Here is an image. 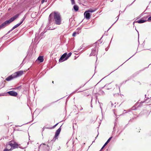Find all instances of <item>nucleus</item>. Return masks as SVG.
Listing matches in <instances>:
<instances>
[{"label": "nucleus", "instance_id": "nucleus-1", "mask_svg": "<svg viewBox=\"0 0 151 151\" xmlns=\"http://www.w3.org/2000/svg\"><path fill=\"white\" fill-rule=\"evenodd\" d=\"M50 16H53V22L54 24L60 25L62 24V19L59 12L54 11L50 14Z\"/></svg>", "mask_w": 151, "mask_h": 151}, {"label": "nucleus", "instance_id": "nucleus-2", "mask_svg": "<svg viewBox=\"0 0 151 151\" xmlns=\"http://www.w3.org/2000/svg\"><path fill=\"white\" fill-rule=\"evenodd\" d=\"M19 16V14H17L11 17L9 20H6L0 25V29L4 28L8 25L11 22L17 18Z\"/></svg>", "mask_w": 151, "mask_h": 151}, {"label": "nucleus", "instance_id": "nucleus-3", "mask_svg": "<svg viewBox=\"0 0 151 151\" xmlns=\"http://www.w3.org/2000/svg\"><path fill=\"white\" fill-rule=\"evenodd\" d=\"M20 145L14 141H11L9 142L8 145H6V148H8L9 146H10L13 149H15L19 147Z\"/></svg>", "mask_w": 151, "mask_h": 151}, {"label": "nucleus", "instance_id": "nucleus-4", "mask_svg": "<svg viewBox=\"0 0 151 151\" xmlns=\"http://www.w3.org/2000/svg\"><path fill=\"white\" fill-rule=\"evenodd\" d=\"M97 49V46H92L91 49V52L90 54V56H91L95 55L97 52L96 51Z\"/></svg>", "mask_w": 151, "mask_h": 151}, {"label": "nucleus", "instance_id": "nucleus-5", "mask_svg": "<svg viewBox=\"0 0 151 151\" xmlns=\"http://www.w3.org/2000/svg\"><path fill=\"white\" fill-rule=\"evenodd\" d=\"M66 55H67L66 53H65L63 54L59 59V62H62L67 60V59H66L67 57Z\"/></svg>", "mask_w": 151, "mask_h": 151}, {"label": "nucleus", "instance_id": "nucleus-6", "mask_svg": "<svg viewBox=\"0 0 151 151\" xmlns=\"http://www.w3.org/2000/svg\"><path fill=\"white\" fill-rule=\"evenodd\" d=\"M147 19V17H144L143 18H141L139 20H138L135 22H133V23L134 24V22L137 23H143L147 21V20H146Z\"/></svg>", "mask_w": 151, "mask_h": 151}, {"label": "nucleus", "instance_id": "nucleus-7", "mask_svg": "<svg viewBox=\"0 0 151 151\" xmlns=\"http://www.w3.org/2000/svg\"><path fill=\"white\" fill-rule=\"evenodd\" d=\"M23 71L20 70L17 72L13 74L15 77V78H16L22 76L23 74Z\"/></svg>", "mask_w": 151, "mask_h": 151}, {"label": "nucleus", "instance_id": "nucleus-8", "mask_svg": "<svg viewBox=\"0 0 151 151\" xmlns=\"http://www.w3.org/2000/svg\"><path fill=\"white\" fill-rule=\"evenodd\" d=\"M61 130V129L60 127L56 131V132H55V139H58L57 137L59 135V134Z\"/></svg>", "mask_w": 151, "mask_h": 151}, {"label": "nucleus", "instance_id": "nucleus-9", "mask_svg": "<svg viewBox=\"0 0 151 151\" xmlns=\"http://www.w3.org/2000/svg\"><path fill=\"white\" fill-rule=\"evenodd\" d=\"M52 16H50V15L49 16L48 18V25L49 26L51 24L53 23V21L52 19L51 18Z\"/></svg>", "mask_w": 151, "mask_h": 151}, {"label": "nucleus", "instance_id": "nucleus-10", "mask_svg": "<svg viewBox=\"0 0 151 151\" xmlns=\"http://www.w3.org/2000/svg\"><path fill=\"white\" fill-rule=\"evenodd\" d=\"M15 78V77L14 75V74H12L11 75L9 76L8 77H7L6 80V81H10L14 78Z\"/></svg>", "mask_w": 151, "mask_h": 151}, {"label": "nucleus", "instance_id": "nucleus-11", "mask_svg": "<svg viewBox=\"0 0 151 151\" xmlns=\"http://www.w3.org/2000/svg\"><path fill=\"white\" fill-rule=\"evenodd\" d=\"M84 15L86 19H89L90 18V14L88 12H87V11L85 12Z\"/></svg>", "mask_w": 151, "mask_h": 151}, {"label": "nucleus", "instance_id": "nucleus-12", "mask_svg": "<svg viewBox=\"0 0 151 151\" xmlns=\"http://www.w3.org/2000/svg\"><path fill=\"white\" fill-rule=\"evenodd\" d=\"M6 93H8L9 94H17V93L14 91L7 92Z\"/></svg>", "mask_w": 151, "mask_h": 151}, {"label": "nucleus", "instance_id": "nucleus-13", "mask_svg": "<svg viewBox=\"0 0 151 151\" xmlns=\"http://www.w3.org/2000/svg\"><path fill=\"white\" fill-rule=\"evenodd\" d=\"M37 60L40 61V62L42 63L43 62L44 60L43 57L42 56H39Z\"/></svg>", "mask_w": 151, "mask_h": 151}, {"label": "nucleus", "instance_id": "nucleus-14", "mask_svg": "<svg viewBox=\"0 0 151 151\" xmlns=\"http://www.w3.org/2000/svg\"><path fill=\"white\" fill-rule=\"evenodd\" d=\"M97 9L96 8H93L92 9H90L88 10L87 12H94L95 11H96Z\"/></svg>", "mask_w": 151, "mask_h": 151}, {"label": "nucleus", "instance_id": "nucleus-15", "mask_svg": "<svg viewBox=\"0 0 151 151\" xmlns=\"http://www.w3.org/2000/svg\"><path fill=\"white\" fill-rule=\"evenodd\" d=\"M20 25V24H19V23L17 24L16 25H15L11 29V30H13L15 28H16L17 27H19V26Z\"/></svg>", "mask_w": 151, "mask_h": 151}, {"label": "nucleus", "instance_id": "nucleus-16", "mask_svg": "<svg viewBox=\"0 0 151 151\" xmlns=\"http://www.w3.org/2000/svg\"><path fill=\"white\" fill-rule=\"evenodd\" d=\"M73 8L74 10L76 11H78L79 9L77 5H74L73 6Z\"/></svg>", "mask_w": 151, "mask_h": 151}, {"label": "nucleus", "instance_id": "nucleus-17", "mask_svg": "<svg viewBox=\"0 0 151 151\" xmlns=\"http://www.w3.org/2000/svg\"><path fill=\"white\" fill-rule=\"evenodd\" d=\"M26 16L25 15L24 16V17H23V18L22 19L21 21L19 23V24H20V25L22 24L23 23V21L25 20V18H26Z\"/></svg>", "mask_w": 151, "mask_h": 151}, {"label": "nucleus", "instance_id": "nucleus-18", "mask_svg": "<svg viewBox=\"0 0 151 151\" xmlns=\"http://www.w3.org/2000/svg\"><path fill=\"white\" fill-rule=\"evenodd\" d=\"M72 53L71 52H69L68 54H67L66 55V59H67L69 57H70Z\"/></svg>", "mask_w": 151, "mask_h": 151}, {"label": "nucleus", "instance_id": "nucleus-19", "mask_svg": "<svg viewBox=\"0 0 151 151\" xmlns=\"http://www.w3.org/2000/svg\"><path fill=\"white\" fill-rule=\"evenodd\" d=\"M147 17V18L148 17L147 21H151V16H150V15H148L147 17Z\"/></svg>", "mask_w": 151, "mask_h": 151}, {"label": "nucleus", "instance_id": "nucleus-20", "mask_svg": "<svg viewBox=\"0 0 151 151\" xmlns=\"http://www.w3.org/2000/svg\"><path fill=\"white\" fill-rule=\"evenodd\" d=\"M79 32V31H78V32H74L73 34H72V36H73V37H75L76 36V34H78L79 33V32Z\"/></svg>", "mask_w": 151, "mask_h": 151}, {"label": "nucleus", "instance_id": "nucleus-21", "mask_svg": "<svg viewBox=\"0 0 151 151\" xmlns=\"http://www.w3.org/2000/svg\"><path fill=\"white\" fill-rule=\"evenodd\" d=\"M7 148H6L3 151H11L13 150V149L11 147L9 149H7Z\"/></svg>", "mask_w": 151, "mask_h": 151}, {"label": "nucleus", "instance_id": "nucleus-22", "mask_svg": "<svg viewBox=\"0 0 151 151\" xmlns=\"http://www.w3.org/2000/svg\"><path fill=\"white\" fill-rule=\"evenodd\" d=\"M109 143L108 141H107L105 143V144H104V145L103 146V147H104Z\"/></svg>", "mask_w": 151, "mask_h": 151}, {"label": "nucleus", "instance_id": "nucleus-23", "mask_svg": "<svg viewBox=\"0 0 151 151\" xmlns=\"http://www.w3.org/2000/svg\"><path fill=\"white\" fill-rule=\"evenodd\" d=\"M109 143L108 141H107L105 143V144H104V145L103 146V147H104Z\"/></svg>", "mask_w": 151, "mask_h": 151}, {"label": "nucleus", "instance_id": "nucleus-24", "mask_svg": "<svg viewBox=\"0 0 151 151\" xmlns=\"http://www.w3.org/2000/svg\"><path fill=\"white\" fill-rule=\"evenodd\" d=\"M109 143L108 141H107L105 143V144H104V145L103 146V147H104Z\"/></svg>", "mask_w": 151, "mask_h": 151}, {"label": "nucleus", "instance_id": "nucleus-25", "mask_svg": "<svg viewBox=\"0 0 151 151\" xmlns=\"http://www.w3.org/2000/svg\"><path fill=\"white\" fill-rule=\"evenodd\" d=\"M71 3L72 4H74L75 3L74 0H71Z\"/></svg>", "mask_w": 151, "mask_h": 151}, {"label": "nucleus", "instance_id": "nucleus-26", "mask_svg": "<svg viewBox=\"0 0 151 151\" xmlns=\"http://www.w3.org/2000/svg\"><path fill=\"white\" fill-rule=\"evenodd\" d=\"M112 137H110L109 139L107 140V141H108V142H109L110 141V140H111V139H112Z\"/></svg>", "mask_w": 151, "mask_h": 151}, {"label": "nucleus", "instance_id": "nucleus-27", "mask_svg": "<svg viewBox=\"0 0 151 151\" xmlns=\"http://www.w3.org/2000/svg\"><path fill=\"white\" fill-rule=\"evenodd\" d=\"M24 60V59L23 60V61L22 62V63L21 64L20 66H22L23 65Z\"/></svg>", "mask_w": 151, "mask_h": 151}, {"label": "nucleus", "instance_id": "nucleus-28", "mask_svg": "<svg viewBox=\"0 0 151 151\" xmlns=\"http://www.w3.org/2000/svg\"><path fill=\"white\" fill-rule=\"evenodd\" d=\"M21 88V86H19L18 87H17L16 88L17 89H20Z\"/></svg>", "mask_w": 151, "mask_h": 151}, {"label": "nucleus", "instance_id": "nucleus-29", "mask_svg": "<svg viewBox=\"0 0 151 151\" xmlns=\"http://www.w3.org/2000/svg\"><path fill=\"white\" fill-rule=\"evenodd\" d=\"M59 123H57V124H55L54 126L53 127V128H55V127H56L58 125V124Z\"/></svg>", "mask_w": 151, "mask_h": 151}, {"label": "nucleus", "instance_id": "nucleus-30", "mask_svg": "<svg viewBox=\"0 0 151 151\" xmlns=\"http://www.w3.org/2000/svg\"><path fill=\"white\" fill-rule=\"evenodd\" d=\"M44 2H45V0H42L41 3L42 4Z\"/></svg>", "mask_w": 151, "mask_h": 151}, {"label": "nucleus", "instance_id": "nucleus-31", "mask_svg": "<svg viewBox=\"0 0 151 151\" xmlns=\"http://www.w3.org/2000/svg\"><path fill=\"white\" fill-rule=\"evenodd\" d=\"M81 29L80 28H79L77 29V30H78L79 31Z\"/></svg>", "mask_w": 151, "mask_h": 151}, {"label": "nucleus", "instance_id": "nucleus-32", "mask_svg": "<svg viewBox=\"0 0 151 151\" xmlns=\"http://www.w3.org/2000/svg\"><path fill=\"white\" fill-rule=\"evenodd\" d=\"M12 30H11V29L9 30L7 33L8 34L9 33L11 32L12 31Z\"/></svg>", "mask_w": 151, "mask_h": 151}, {"label": "nucleus", "instance_id": "nucleus-33", "mask_svg": "<svg viewBox=\"0 0 151 151\" xmlns=\"http://www.w3.org/2000/svg\"><path fill=\"white\" fill-rule=\"evenodd\" d=\"M44 33H43L42 32L41 34H40V35H41V36H42V35L44 34Z\"/></svg>", "mask_w": 151, "mask_h": 151}, {"label": "nucleus", "instance_id": "nucleus-34", "mask_svg": "<svg viewBox=\"0 0 151 151\" xmlns=\"http://www.w3.org/2000/svg\"><path fill=\"white\" fill-rule=\"evenodd\" d=\"M136 0H134L133 2L131 4H132L134 1H135Z\"/></svg>", "mask_w": 151, "mask_h": 151}, {"label": "nucleus", "instance_id": "nucleus-35", "mask_svg": "<svg viewBox=\"0 0 151 151\" xmlns=\"http://www.w3.org/2000/svg\"><path fill=\"white\" fill-rule=\"evenodd\" d=\"M12 96H16L17 95H11Z\"/></svg>", "mask_w": 151, "mask_h": 151}, {"label": "nucleus", "instance_id": "nucleus-36", "mask_svg": "<svg viewBox=\"0 0 151 151\" xmlns=\"http://www.w3.org/2000/svg\"><path fill=\"white\" fill-rule=\"evenodd\" d=\"M104 147H103H103H102V148H101V150H102Z\"/></svg>", "mask_w": 151, "mask_h": 151}, {"label": "nucleus", "instance_id": "nucleus-37", "mask_svg": "<svg viewBox=\"0 0 151 151\" xmlns=\"http://www.w3.org/2000/svg\"><path fill=\"white\" fill-rule=\"evenodd\" d=\"M119 15H120V14L118 16V17H119Z\"/></svg>", "mask_w": 151, "mask_h": 151}, {"label": "nucleus", "instance_id": "nucleus-38", "mask_svg": "<svg viewBox=\"0 0 151 151\" xmlns=\"http://www.w3.org/2000/svg\"><path fill=\"white\" fill-rule=\"evenodd\" d=\"M118 19H119V17H118V18L117 19V20L116 21L118 20Z\"/></svg>", "mask_w": 151, "mask_h": 151}, {"label": "nucleus", "instance_id": "nucleus-39", "mask_svg": "<svg viewBox=\"0 0 151 151\" xmlns=\"http://www.w3.org/2000/svg\"><path fill=\"white\" fill-rule=\"evenodd\" d=\"M132 56H131V57H130V58H129L128 59H130V58H131V57H132Z\"/></svg>", "mask_w": 151, "mask_h": 151}, {"label": "nucleus", "instance_id": "nucleus-40", "mask_svg": "<svg viewBox=\"0 0 151 151\" xmlns=\"http://www.w3.org/2000/svg\"><path fill=\"white\" fill-rule=\"evenodd\" d=\"M52 83H53L54 82L53 81L52 82Z\"/></svg>", "mask_w": 151, "mask_h": 151}, {"label": "nucleus", "instance_id": "nucleus-41", "mask_svg": "<svg viewBox=\"0 0 151 151\" xmlns=\"http://www.w3.org/2000/svg\"><path fill=\"white\" fill-rule=\"evenodd\" d=\"M103 78L102 79H101V80H103Z\"/></svg>", "mask_w": 151, "mask_h": 151}, {"label": "nucleus", "instance_id": "nucleus-42", "mask_svg": "<svg viewBox=\"0 0 151 151\" xmlns=\"http://www.w3.org/2000/svg\"><path fill=\"white\" fill-rule=\"evenodd\" d=\"M103 78L102 79H101V80H103Z\"/></svg>", "mask_w": 151, "mask_h": 151}, {"label": "nucleus", "instance_id": "nucleus-43", "mask_svg": "<svg viewBox=\"0 0 151 151\" xmlns=\"http://www.w3.org/2000/svg\"><path fill=\"white\" fill-rule=\"evenodd\" d=\"M103 78L102 79H101V80H103Z\"/></svg>", "mask_w": 151, "mask_h": 151}, {"label": "nucleus", "instance_id": "nucleus-44", "mask_svg": "<svg viewBox=\"0 0 151 151\" xmlns=\"http://www.w3.org/2000/svg\"><path fill=\"white\" fill-rule=\"evenodd\" d=\"M116 22V21L115 22H114V23H115V22Z\"/></svg>", "mask_w": 151, "mask_h": 151}, {"label": "nucleus", "instance_id": "nucleus-45", "mask_svg": "<svg viewBox=\"0 0 151 151\" xmlns=\"http://www.w3.org/2000/svg\"><path fill=\"white\" fill-rule=\"evenodd\" d=\"M116 22V21L115 22H114V23H115V22Z\"/></svg>", "mask_w": 151, "mask_h": 151}, {"label": "nucleus", "instance_id": "nucleus-46", "mask_svg": "<svg viewBox=\"0 0 151 151\" xmlns=\"http://www.w3.org/2000/svg\"><path fill=\"white\" fill-rule=\"evenodd\" d=\"M150 98V100H151V97Z\"/></svg>", "mask_w": 151, "mask_h": 151}]
</instances>
